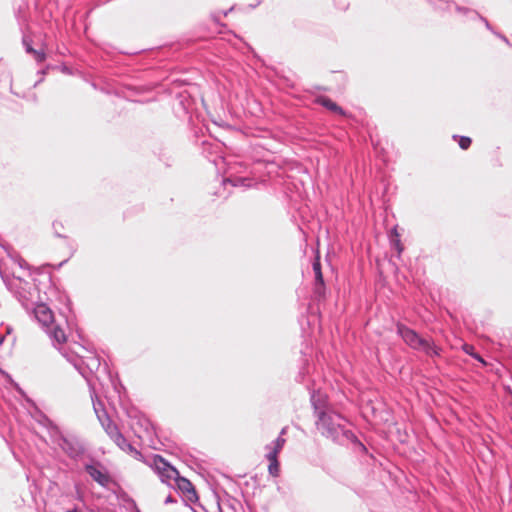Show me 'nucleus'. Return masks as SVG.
Instances as JSON below:
<instances>
[{
    "mask_svg": "<svg viewBox=\"0 0 512 512\" xmlns=\"http://www.w3.org/2000/svg\"><path fill=\"white\" fill-rule=\"evenodd\" d=\"M312 402L317 412L318 420L316 422L317 429L322 435L331 438L334 441L340 440L341 437L349 438L351 433L346 429L345 419L331 409H321L316 404V396L312 395Z\"/></svg>",
    "mask_w": 512,
    "mask_h": 512,
    "instance_id": "1",
    "label": "nucleus"
},
{
    "mask_svg": "<svg viewBox=\"0 0 512 512\" xmlns=\"http://www.w3.org/2000/svg\"><path fill=\"white\" fill-rule=\"evenodd\" d=\"M398 333L412 349L425 353L427 356L434 357L440 355V348L433 341L419 336L415 331L403 325L398 326Z\"/></svg>",
    "mask_w": 512,
    "mask_h": 512,
    "instance_id": "2",
    "label": "nucleus"
},
{
    "mask_svg": "<svg viewBox=\"0 0 512 512\" xmlns=\"http://www.w3.org/2000/svg\"><path fill=\"white\" fill-rule=\"evenodd\" d=\"M7 286L26 309L35 304V300L38 298V291L34 284L17 276L9 280Z\"/></svg>",
    "mask_w": 512,
    "mask_h": 512,
    "instance_id": "3",
    "label": "nucleus"
},
{
    "mask_svg": "<svg viewBox=\"0 0 512 512\" xmlns=\"http://www.w3.org/2000/svg\"><path fill=\"white\" fill-rule=\"evenodd\" d=\"M146 463L157 473L163 483L173 486L179 472L160 455H154Z\"/></svg>",
    "mask_w": 512,
    "mask_h": 512,
    "instance_id": "4",
    "label": "nucleus"
},
{
    "mask_svg": "<svg viewBox=\"0 0 512 512\" xmlns=\"http://www.w3.org/2000/svg\"><path fill=\"white\" fill-rule=\"evenodd\" d=\"M173 486H176L183 493L185 501L195 503L198 500L196 491L188 479L180 477L178 474V478L173 480Z\"/></svg>",
    "mask_w": 512,
    "mask_h": 512,
    "instance_id": "5",
    "label": "nucleus"
},
{
    "mask_svg": "<svg viewBox=\"0 0 512 512\" xmlns=\"http://www.w3.org/2000/svg\"><path fill=\"white\" fill-rule=\"evenodd\" d=\"M35 318L44 327H49L54 322V317L51 309L43 303L37 304L33 308Z\"/></svg>",
    "mask_w": 512,
    "mask_h": 512,
    "instance_id": "6",
    "label": "nucleus"
},
{
    "mask_svg": "<svg viewBox=\"0 0 512 512\" xmlns=\"http://www.w3.org/2000/svg\"><path fill=\"white\" fill-rule=\"evenodd\" d=\"M94 410L97 414V417L99 421L101 422L102 426L104 427L105 431L109 435V437L114 440L117 435H120V431L118 430L117 426L114 425L111 420L107 417V415L103 412L102 414L99 412L98 406L94 403Z\"/></svg>",
    "mask_w": 512,
    "mask_h": 512,
    "instance_id": "7",
    "label": "nucleus"
},
{
    "mask_svg": "<svg viewBox=\"0 0 512 512\" xmlns=\"http://www.w3.org/2000/svg\"><path fill=\"white\" fill-rule=\"evenodd\" d=\"M59 445L61 449L71 458H77L83 453V448L77 441L62 438Z\"/></svg>",
    "mask_w": 512,
    "mask_h": 512,
    "instance_id": "8",
    "label": "nucleus"
},
{
    "mask_svg": "<svg viewBox=\"0 0 512 512\" xmlns=\"http://www.w3.org/2000/svg\"><path fill=\"white\" fill-rule=\"evenodd\" d=\"M86 471L100 485L107 486L110 483L109 475L100 466L88 465Z\"/></svg>",
    "mask_w": 512,
    "mask_h": 512,
    "instance_id": "9",
    "label": "nucleus"
},
{
    "mask_svg": "<svg viewBox=\"0 0 512 512\" xmlns=\"http://www.w3.org/2000/svg\"><path fill=\"white\" fill-rule=\"evenodd\" d=\"M113 441L124 452L132 454L137 459H141V453L137 451L122 434L117 435V437Z\"/></svg>",
    "mask_w": 512,
    "mask_h": 512,
    "instance_id": "10",
    "label": "nucleus"
},
{
    "mask_svg": "<svg viewBox=\"0 0 512 512\" xmlns=\"http://www.w3.org/2000/svg\"><path fill=\"white\" fill-rule=\"evenodd\" d=\"M47 333L58 344H62L66 341L64 330L54 323L47 327Z\"/></svg>",
    "mask_w": 512,
    "mask_h": 512,
    "instance_id": "11",
    "label": "nucleus"
},
{
    "mask_svg": "<svg viewBox=\"0 0 512 512\" xmlns=\"http://www.w3.org/2000/svg\"><path fill=\"white\" fill-rule=\"evenodd\" d=\"M319 103L326 107L327 109L331 110V111H334V112H337L339 114H343V110L341 107H339L336 103H334L332 100H330L329 98H320L319 99Z\"/></svg>",
    "mask_w": 512,
    "mask_h": 512,
    "instance_id": "12",
    "label": "nucleus"
},
{
    "mask_svg": "<svg viewBox=\"0 0 512 512\" xmlns=\"http://www.w3.org/2000/svg\"><path fill=\"white\" fill-rule=\"evenodd\" d=\"M23 43L25 45L26 51L32 54L38 62H41L45 59V54L41 51L33 49L26 38L23 39Z\"/></svg>",
    "mask_w": 512,
    "mask_h": 512,
    "instance_id": "13",
    "label": "nucleus"
},
{
    "mask_svg": "<svg viewBox=\"0 0 512 512\" xmlns=\"http://www.w3.org/2000/svg\"><path fill=\"white\" fill-rule=\"evenodd\" d=\"M269 461L268 472L273 477H278L280 473V465L278 459L272 457V459H267Z\"/></svg>",
    "mask_w": 512,
    "mask_h": 512,
    "instance_id": "14",
    "label": "nucleus"
},
{
    "mask_svg": "<svg viewBox=\"0 0 512 512\" xmlns=\"http://www.w3.org/2000/svg\"><path fill=\"white\" fill-rule=\"evenodd\" d=\"M267 450L266 458L272 459L274 457L275 459H278V454L282 450V448H278L275 444L271 443L265 447Z\"/></svg>",
    "mask_w": 512,
    "mask_h": 512,
    "instance_id": "15",
    "label": "nucleus"
},
{
    "mask_svg": "<svg viewBox=\"0 0 512 512\" xmlns=\"http://www.w3.org/2000/svg\"><path fill=\"white\" fill-rule=\"evenodd\" d=\"M313 271L315 273L316 282L322 285L323 284V275L321 272V264H320V261L318 258H316V260L313 263Z\"/></svg>",
    "mask_w": 512,
    "mask_h": 512,
    "instance_id": "16",
    "label": "nucleus"
},
{
    "mask_svg": "<svg viewBox=\"0 0 512 512\" xmlns=\"http://www.w3.org/2000/svg\"><path fill=\"white\" fill-rule=\"evenodd\" d=\"M463 350H464L467 354H469V355L473 356L475 359H477V360H479L480 362L484 363L483 359H482L478 354H474V353H473V347H472V346L465 344V345L463 346Z\"/></svg>",
    "mask_w": 512,
    "mask_h": 512,
    "instance_id": "17",
    "label": "nucleus"
},
{
    "mask_svg": "<svg viewBox=\"0 0 512 512\" xmlns=\"http://www.w3.org/2000/svg\"><path fill=\"white\" fill-rule=\"evenodd\" d=\"M471 144V139L469 137L462 136L459 139V146L462 149H467Z\"/></svg>",
    "mask_w": 512,
    "mask_h": 512,
    "instance_id": "18",
    "label": "nucleus"
},
{
    "mask_svg": "<svg viewBox=\"0 0 512 512\" xmlns=\"http://www.w3.org/2000/svg\"><path fill=\"white\" fill-rule=\"evenodd\" d=\"M286 440L279 436L275 441H273L272 443L275 444L278 448H283L284 444H285Z\"/></svg>",
    "mask_w": 512,
    "mask_h": 512,
    "instance_id": "19",
    "label": "nucleus"
},
{
    "mask_svg": "<svg viewBox=\"0 0 512 512\" xmlns=\"http://www.w3.org/2000/svg\"><path fill=\"white\" fill-rule=\"evenodd\" d=\"M126 509H127V510H133V509H135V503H134L132 500H128V501H127V505H126Z\"/></svg>",
    "mask_w": 512,
    "mask_h": 512,
    "instance_id": "20",
    "label": "nucleus"
},
{
    "mask_svg": "<svg viewBox=\"0 0 512 512\" xmlns=\"http://www.w3.org/2000/svg\"><path fill=\"white\" fill-rule=\"evenodd\" d=\"M173 501H176L175 499L172 498V496H168L165 500V502H173Z\"/></svg>",
    "mask_w": 512,
    "mask_h": 512,
    "instance_id": "21",
    "label": "nucleus"
},
{
    "mask_svg": "<svg viewBox=\"0 0 512 512\" xmlns=\"http://www.w3.org/2000/svg\"><path fill=\"white\" fill-rule=\"evenodd\" d=\"M285 433H286V428H283V429L281 430V432H280V435H279V436L283 437V435H284Z\"/></svg>",
    "mask_w": 512,
    "mask_h": 512,
    "instance_id": "22",
    "label": "nucleus"
},
{
    "mask_svg": "<svg viewBox=\"0 0 512 512\" xmlns=\"http://www.w3.org/2000/svg\"><path fill=\"white\" fill-rule=\"evenodd\" d=\"M6 333H7V334H10V333H11V328H10V327H6Z\"/></svg>",
    "mask_w": 512,
    "mask_h": 512,
    "instance_id": "23",
    "label": "nucleus"
},
{
    "mask_svg": "<svg viewBox=\"0 0 512 512\" xmlns=\"http://www.w3.org/2000/svg\"><path fill=\"white\" fill-rule=\"evenodd\" d=\"M396 247H397L398 251L400 252V251H401V248H400V245H399V243H398V242H396Z\"/></svg>",
    "mask_w": 512,
    "mask_h": 512,
    "instance_id": "24",
    "label": "nucleus"
},
{
    "mask_svg": "<svg viewBox=\"0 0 512 512\" xmlns=\"http://www.w3.org/2000/svg\"><path fill=\"white\" fill-rule=\"evenodd\" d=\"M4 341V337H0V344H2V342Z\"/></svg>",
    "mask_w": 512,
    "mask_h": 512,
    "instance_id": "25",
    "label": "nucleus"
},
{
    "mask_svg": "<svg viewBox=\"0 0 512 512\" xmlns=\"http://www.w3.org/2000/svg\"><path fill=\"white\" fill-rule=\"evenodd\" d=\"M191 510H193L194 512H196V508L195 507H190Z\"/></svg>",
    "mask_w": 512,
    "mask_h": 512,
    "instance_id": "26",
    "label": "nucleus"
}]
</instances>
